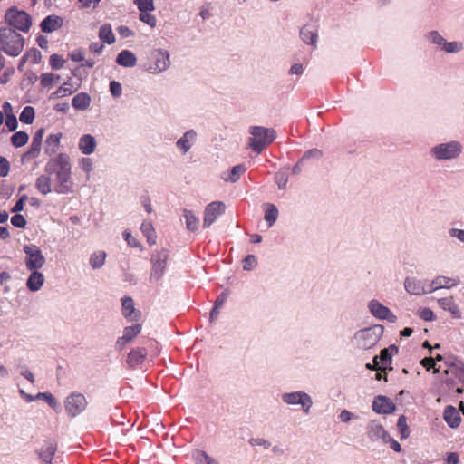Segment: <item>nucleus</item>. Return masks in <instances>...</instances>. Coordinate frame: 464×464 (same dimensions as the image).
I'll list each match as a JSON object with an SVG mask.
<instances>
[{
  "mask_svg": "<svg viewBox=\"0 0 464 464\" xmlns=\"http://www.w3.org/2000/svg\"><path fill=\"white\" fill-rule=\"evenodd\" d=\"M257 266L256 257L254 255H247L243 260V269L251 271Z\"/></svg>",
  "mask_w": 464,
  "mask_h": 464,
  "instance_id": "54",
  "label": "nucleus"
},
{
  "mask_svg": "<svg viewBox=\"0 0 464 464\" xmlns=\"http://www.w3.org/2000/svg\"><path fill=\"white\" fill-rule=\"evenodd\" d=\"M10 171V163L6 158L0 156V177L8 176Z\"/></svg>",
  "mask_w": 464,
  "mask_h": 464,
  "instance_id": "59",
  "label": "nucleus"
},
{
  "mask_svg": "<svg viewBox=\"0 0 464 464\" xmlns=\"http://www.w3.org/2000/svg\"><path fill=\"white\" fill-rule=\"evenodd\" d=\"M464 49V45L461 42L453 41L447 42L444 44L441 51H444L447 53H458Z\"/></svg>",
  "mask_w": 464,
  "mask_h": 464,
  "instance_id": "44",
  "label": "nucleus"
},
{
  "mask_svg": "<svg viewBox=\"0 0 464 464\" xmlns=\"http://www.w3.org/2000/svg\"><path fill=\"white\" fill-rule=\"evenodd\" d=\"M147 356V350L143 347L131 350L127 356V364L130 368L140 366Z\"/></svg>",
  "mask_w": 464,
  "mask_h": 464,
  "instance_id": "22",
  "label": "nucleus"
},
{
  "mask_svg": "<svg viewBox=\"0 0 464 464\" xmlns=\"http://www.w3.org/2000/svg\"><path fill=\"white\" fill-rule=\"evenodd\" d=\"M449 236L452 238L458 239L460 243L464 244V229L450 228Z\"/></svg>",
  "mask_w": 464,
  "mask_h": 464,
  "instance_id": "63",
  "label": "nucleus"
},
{
  "mask_svg": "<svg viewBox=\"0 0 464 464\" xmlns=\"http://www.w3.org/2000/svg\"><path fill=\"white\" fill-rule=\"evenodd\" d=\"M99 38L108 44L115 43V36L113 34L111 25L110 24H102L99 29Z\"/></svg>",
  "mask_w": 464,
  "mask_h": 464,
  "instance_id": "36",
  "label": "nucleus"
},
{
  "mask_svg": "<svg viewBox=\"0 0 464 464\" xmlns=\"http://www.w3.org/2000/svg\"><path fill=\"white\" fill-rule=\"evenodd\" d=\"M5 18V22L10 25L9 27L23 32H28L32 25L30 15L24 11H18L14 8H10L6 12Z\"/></svg>",
  "mask_w": 464,
  "mask_h": 464,
  "instance_id": "9",
  "label": "nucleus"
},
{
  "mask_svg": "<svg viewBox=\"0 0 464 464\" xmlns=\"http://www.w3.org/2000/svg\"><path fill=\"white\" fill-rule=\"evenodd\" d=\"M34 109L31 106H26L23 109L19 119L23 123L31 124L34 120Z\"/></svg>",
  "mask_w": 464,
  "mask_h": 464,
  "instance_id": "45",
  "label": "nucleus"
},
{
  "mask_svg": "<svg viewBox=\"0 0 464 464\" xmlns=\"http://www.w3.org/2000/svg\"><path fill=\"white\" fill-rule=\"evenodd\" d=\"M443 419L446 423L452 429L458 428L460 424L461 418L454 406L448 405L444 409Z\"/></svg>",
  "mask_w": 464,
  "mask_h": 464,
  "instance_id": "26",
  "label": "nucleus"
},
{
  "mask_svg": "<svg viewBox=\"0 0 464 464\" xmlns=\"http://www.w3.org/2000/svg\"><path fill=\"white\" fill-rule=\"evenodd\" d=\"M116 63L123 67H134L137 63V58L131 51L122 50L117 55Z\"/></svg>",
  "mask_w": 464,
  "mask_h": 464,
  "instance_id": "32",
  "label": "nucleus"
},
{
  "mask_svg": "<svg viewBox=\"0 0 464 464\" xmlns=\"http://www.w3.org/2000/svg\"><path fill=\"white\" fill-rule=\"evenodd\" d=\"M5 125L10 131H14L17 129L18 122L14 113H7L5 118Z\"/></svg>",
  "mask_w": 464,
  "mask_h": 464,
  "instance_id": "60",
  "label": "nucleus"
},
{
  "mask_svg": "<svg viewBox=\"0 0 464 464\" xmlns=\"http://www.w3.org/2000/svg\"><path fill=\"white\" fill-rule=\"evenodd\" d=\"M193 457L198 464H219L218 460L203 450H197Z\"/></svg>",
  "mask_w": 464,
  "mask_h": 464,
  "instance_id": "42",
  "label": "nucleus"
},
{
  "mask_svg": "<svg viewBox=\"0 0 464 464\" xmlns=\"http://www.w3.org/2000/svg\"><path fill=\"white\" fill-rule=\"evenodd\" d=\"M140 230L144 237L147 238L149 245L153 246L156 244L157 236L154 227L150 221L145 220L140 226Z\"/></svg>",
  "mask_w": 464,
  "mask_h": 464,
  "instance_id": "35",
  "label": "nucleus"
},
{
  "mask_svg": "<svg viewBox=\"0 0 464 464\" xmlns=\"http://www.w3.org/2000/svg\"><path fill=\"white\" fill-rule=\"evenodd\" d=\"M28 140V134L25 131L20 130L12 135L11 143L13 146L19 148L25 145Z\"/></svg>",
  "mask_w": 464,
  "mask_h": 464,
  "instance_id": "43",
  "label": "nucleus"
},
{
  "mask_svg": "<svg viewBox=\"0 0 464 464\" xmlns=\"http://www.w3.org/2000/svg\"><path fill=\"white\" fill-rule=\"evenodd\" d=\"M397 427L401 433V438H407L409 435L407 419L404 415H401L398 419Z\"/></svg>",
  "mask_w": 464,
  "mask_h": 464,
  "instance_id": "56",
  "label": "nucleus"
},
{
  "mask_svg": "<svg viewBox=\"0 0 464 464\" xmlns=\"http://www.w3.org/2000/svg\"><path fill=\"white\" fill-rule=\"evenodd\" d=\"M169 256V250L166 248L156 250L151 254V270L149 276L150 283L157 284L164 276L167 271Z\"/></svg>",
  "mask_w": 464,
  "mask_h": 464,
  "instance_id": "7",
  "label": "nucleus"
},
{
  "mask_svg": "<svg viewBox=\"0 0 464 464\" xmlns=\"http://www.w3.org/2000/svg\"><path fill=\"white\" fill-rule=\"evenodd\" d=\"M196 140L197 132L194 130H188L176 141V147L184 155L193 147Z\"/></svg>",
  "mask_w": 464,
  "mask_h": 464,
  "instance_id": "21",
  "label": "nucleus"
},
{
  "mask_svg": "<svg viewBox=\"0 0 464 464\" xmlns=\"http://www.w3.org/2000/svg\"><path fill=\"white\" fill-rule=\"evenodd\" d=\"M78 86H72L69 82H64L62 86H60L54 92L52 93L51 99L53 98H63L67 95H71L74 92H76Z\"/></svg>",
  "mask_w": 464,
  "mask_h": 464,
  "instance_id": "39",
  "label": "nucleus"
},
{
  "mask_svg": "<svg viewBox=\"0 0 464 464\" xmlns=\"http://www.w3.org/2000/svg\"><path fill=\"white\" fill-rule=\"evenodd\" d=\"M110 92L113 97H120L122 93L121 84L119 82L111 81L110 82Z\"/></svg>",
  "mask_w": 464,
  "mask_h": 464,
  "instance_id": "61",
  "label": "nucleus"
},
{
  "mask_svg": "<svg viewBox=\"0 0 464 464\" xmlns=\"http://www.w3.org/2000/svg\"><path fill=\"white\" fill-rule=\"evenodd\" d=\"M390 350H397V348L394 345H391L389 348L382 350L381 354L378 357V359L380 358L382 366L392 363V353H390Z\"/></svg>",
  "mask_w": 464,
  "mask_h": 464,
  "instance_id": "50",
  "label": "nucleus"
},
{
  "mask_svg": "<svg viewBox=\"0 0 464 464\" xmlns=\"http://www.w3.org/2000/svg\"><path fill=\"white\" fill-rule=\"evenodd\" d=\"M55 80H57V81L60 80V76L55 75L51 72L43 73V74H41V77H40L41 85L43 87L51 86Z\"/></svg>",
  "mask_w": 464,
  "mask_h": 464,
  "instance_id": "51",
  "label": "nucleus"
},
{
  "mask_svg": "<svg viewBox=\"0 0 464 464\" xmlns=\"http://www.w3.org/2000/svg\"><path fill=\"white\" fill-rule=\"evenodd\" d=\"M372 410L378 414H391L396 410L394 402L388 397L379 395L372 401Z\"/></svg>",
  "mask_w": 464,
  "mask_h": 464,
  "instance_id": "17",
  "label": "nucleus"
},
{
  "mask_svg": "<svg viewBox=\"0 0 464 464\" xmlns=\"http://www.w3.org/2000/svg\"><path fill=\"white\" fill-rule=\"evenodd\" d=\"M438 304L442 310L450 312L453 318H461V312L453 297L440 298L438 299Z\"/></svg>",
  "mask_w": 464,
  "mask_h": 464,
  "instance_id": "25",
  "label": "nucleus"
},
{
  "mask_svg": "<svg viewBox=\"0 0 464 464\" xmlns=\"http://www.w3.org/2000/svg\"><path fill=\"white\" fill-rule=\"evenodd\" d=\"M249 133L252 136L249 139V147L257 154L261 153L276 138V131L274 129L263 126L251 127Z\"/></svg>",
  "mask_w": 464,
  "mask_h": 464,
  "instance_id": "3",
  "label": "nucleus"
},
{
  "mask_svg": "<svg viewBox=\"0 0 464 464\" xmlns=\"http://www.w3.org/2000/svg\"><path fill=\"white\" fill-rule=\"evenodd\" d=\"M183 216L186 222V227L191 232L198 230L199 226V219L194 215L191 210L184 209Z\"/></svg>",
  "mask_w": 464,
  "mask_h": 464,
  "instance_id": "37",
  "label": "nucleus"
},
{
  "mask_svg": "<svg viewBox=\"0 0 464 464\" xmlns=\"http://www.w3.org/2000/svg\"><path fill=\"white\" fill-rule=\"evenodd\" d=\"M141 331V324H136L131 326H127L123 330V335L119 337L116 341V349L121 351L127 343L133 340Z\"/></svg>",
  "mask_w": 464,
  "mask_h": 464,
  "instance_id": "20",
  "label": "nucleus"
},
{
  "mask_svg": "<svg viewBox=\"0 0 464 464\" xmlns=\"http://www.w3.org/2000/svg\"><path fill=\"white\" fill-rule=\"evenodd\" d=\"M97 141L91 134H83L78 142V148L84 155H90L95 151Z\"/></svg>",
  "mask_w": 464,
  "mask_h": 464,
  "instance_id": "24",
  "label": "nucleus"
},
{
  "mask_svg": "<svg viewBox=\"0 0 464 464\" xmlns=\"http://www.w3.org/2000/svg\"><path fill=\"white\" fill-rule=\"evenodd\" d=\"M300 37L304 44L313 45L316 48L318 34L311 26H304L300 30Z\"/></svg>",
  "mask_w": 464,
  "mask_h": 464,
  "instance_id": "34",
  "label": "nucleus"
},
{
  "mask_svg": "<svg viewBox=\"0 0 464 464\" xmlns=\"http://www.w3.org/2000/svg\"><path fill=\"white\" fill-rule=\"evenodd\" d=\"M404 288L409 294L414 295H420L429 293L425 281L415 277H406L404 281Z\"/></svg>",
  "mask_w": 464,
  "mask_h": 464,
  "instance_id": "19",
  "label": "nucleus"
},
{
  "mask_svg": "<svg viewBox=\"0 0 464 464\" xmlns=\"http://www.w3.org/2000/svg\"><path fill=\"white\" fill-rule=\"evenodd\" d=\"M275 182L279 189H285L288 182V174L285 170L280 169L275 174Z\"/></svg>",
  "mask_w": 464,
  "mask_h": 464,
  "instance_id": "46",
  "label": "nucleus"
},
{
  "mask_svg": "<svg viewBox=\"0 0 464 464\" xmlns=\"http://www.w3.org/2000/svg\"><path fill=\"white\" fill-rule=\"evenodd\" d=\"M80 167L81 169L86 172V173H90L92 171L93 169V164H92V159L90 158H82L81 160H80Z\"/></svg>",
  "mask_w": 464,
  "mask_h": 464,
  "instance_id": "64",
  "label": "nucleus"
},
{
  "mask_svg": "<svg viewBox=\"0 0 464 464\" xmlns=\"http://www.w3.org/2000/svg\"><path fill=\"white\" fill-rule=\"evenodd\" d=\"M265 220L267 223L268 227H271L278 218V209L274 204L266 205Z\"/></svg>",
  "mask_w": 464,
  "mask_h": 464,
  "instance_id": "41",
  "label": "nucleus"
},
{
  "mask_svg": "<svg viewBox=\"0 0 464 464\" xmlns=\"http://www.w3.org/2000/svg\"><path fill=\"white\" fill-rule=\"evenodd\" d=\"M85 396L80 392H72L64 401V408L69 416L74 418L82 413L87 407Z\"/></svg>",
  "mask_w": 464,
  "mask_h": 464,
  "instance_id": "12",
  "label": "nucleus"
},
{
  "mask_svg": "<svg viewBox=\"0 0 464 464\" xmlns=\"http://www.w3.org/2000/svg\"><path fill=\"white\" fill-rule=\"evenodd\" d=\"M460 284V279L458 276L449 277L444 276H438L434 277L428 285L429 293H433L439 289H450Z\"/></svg>",
  "mask_w": 464,
  "mask_h": 464,
  "instance_id": "15",
  "label": "nucleus"
},
{
  "mask_svg": "<svg viewBox=\"0 0 464 464\" xmlns=\"http://www.w3.org/2000/svg\"><path fill=\"white\" fill-rule=\"evenodd\" d=\"M281 399L288 406L300 405L305 414L310 412L313 406L312 397L304 391L284 392Z\"/></svg>",
  "mask_w": 464,
  "mask_h": 464,
  "instance_id": "8",
  "label": "nucleus"
},
{
  "mask_svg": "<svg viewBox=\"0 0 464 464\" xmlns=\"http://www.w3.org/2000/svg\"><path fill=\"white\" fill-rule=\"evenodd\" d=\"M226 206L221 201L208 204L204 210L203 227H209L221 215L225 213Z\"/></svg>",
  "mask_w": 464,
  "mask_h": 464,
  "instance_id": "14",
  "label": "nucleus"
},
{
  "mask_svg": "<svg viewBox=\"0 0 464 464\" xmlns=\"http://www.w3.org/2000/svg\"><path fill=\"white\" fill-rule=\"evenodd\" d=\"M447 365V369L444 371V373L447 375L453 376L456 381L452 378H449L446 382L451 388H453L457 383H460L464 386V363L462 361L452 358L445 362Z\"/></svg>",
  "mask_w": 464,
  "mask_h": 464,
  "instance_id": "11",
  "label": "nucleus"
},
{
  "mask_svg": "<svg viewBox=\"0 0 464 464\" xmlns=\"http://www.w3.org/2000/svg\"><path fill=\"white\" fill-rule=\"evenodd\" d=\"M139 18L141 22L147 24L151 28L156 27L157 19H156L155 15L150 14V12L140 13L139 15Z\"/></svg>",
  "mask_w": 464,
  "mask_h": 464,
  "instance_id": "52",
  "label": "nucleus"
},
{
  "mask_svg": "<svg viewBox=\"0 0 464 464\" xmlns=\"http://www.w3.org/2000/svg\"><path fill=\"white\" fill-rule=\"evenodd\" d=\"M42 144L31 141L29 150L24 154L23 159H36L41 152Z\"/></svg>",
  "mask_w": 464,
  "mask_h": 464,
  "instance_id": "47",
  "label": "nucleus"
},
{
  "mask_svg": "<svg viewBox=\"0 0 464 464\" xmlns=\"http://www.w3.org/2000/svg\"><path fill=\"white\" fill-rule=\"evenodd\" d=\"M11 224L15 227L24 228L26 226V220L23 215L16 213L11 218Z\"/></svg>",
  "mask_w": 464,
  "mask_h": 464,
  "instance_id": "58",
  "label": "nucleus"
},
{
  "mask_svg": "<svg viewBox=\"0 0 464 464\" xmlns=\"http://www.w3.org/2000/svg\"><path fill=\"white\" fill-rule=\"evenodd\" d=\"M388 435L389 434L384 430L383 426L377 420H372L367 425V436L371 441L382 440L386 443Z\"/></svg>",
  "mask_w": 464,
  "mask_h": 464,
  "instance_id": "18",
  "label": "nucleus"
},
{
  "mask_svg": "<svg viewBox=\"0 0 464 464\" xmlns=\"http://www.w3.org/2000/svg\"><path fill=\"white\" fill-rule=\"evenodd\" d=\"M36 398L37 399H40V398L44 399L48 403V405L51 408H53L54 411H57L59 409V403H58L57 400L50 392H39L36 395Z\"/></svg>",
  "mask_w": 464,
  "mask_h": 464,
  "instance_id": "48",
  "label": "nucleus"
},
{
  "mask_svg": "<svg viewBox=\"0 0 464 464\" xmlns=\"http://www.w3.org/2000/svg\"><path fill=\"white\" fill-rule=\"evenodd\" d=\"M24 252L26 255L25 266L30 271L41 269L45 264V257L39 246L35 245H24Z\"/></svg>",
  "mask_w": 464,
  "mask_h": 464,
  "instance_id": "10",
  "label": "nucleus"
},
{
  "mask_svg": "<svg viewBox=\"0 0 464 464\" xmlns=\"http://www.w3.org/2000/svg\"><path fill=\"white\" fill-rule=\"evenodd\" d=\"M246 171V167L245 164H238L234 166L231 169L223 171L220 174V178L225 182L235 183L237 182L241 175H243Z\"/></svg>",
  "mask_w": 464,
  "mask_h": 464,
  "instance_id": "23",
  "label": "nucleus"
},
{
  "mask_svg": "<svg viewBox=\"0 0 464 464\" xmlns=\"http://www.w3.org/2000/svg\"><path fill=\"white\" fill-rule=\"evenodd\" d=\"M62 138V133H52L50 134L44 142V153L48 156H53L56 154L59 147H60V140Z\"/></svg>",
  "mask_w": 464,
  "mask_h": 464,
  "instance_id": "27",
  "label": "nucleus"
},
{
  "mask_svg": "<svg viewBox=\"0 0 464 464\" xmlns=\"http://www.w3.org/2000/svg\"><path fill=\"white\" fill-rule=\"evenodd\" d=\"M106 253L102 250L93 252L90 256V265L92 269H100L103 266L106 259Z\"/></svg>",
  "mask_w": 464,
  "mask_h": 464,
  "instance_id": "38",
  "label": "nucleus"
},
{
  "mask_svg": "<svg viewBox=\"0 0 464 464\" xmlns=\"http://www.w3.org/2000/svg\"><path fill=\"white\" fill-rule=\"evenodd\" d=\"M383 334V327L379 324L372 325L357 331L353 335V341L358 348L369 350L373 348Z\"/></svg>",
  "mask_w": 464,
  "mask_h": 464,
  "instance_id": "5",
  "label": "nucleus"
},
{
  "mask_svg": "<svg viewBox=\"0 0 464 464\" xmlns=\"http://www.w3.org/2000/svg\"><path fill=\"white\" fill-rule=\"evenodd\" d=\"M91 96L87 92H80L72 100V105L75 110L85 111L90 107Z\"/></svg>",
  "mask_w": 464,
  "mask_h": 464,
  "instance_id": "33",
  "label": "nucleus"
},
{
  "mask_svg": "<svg viewBox=\"0 0 464 464\" xmlns=\"http://www.w3.org/2000/svg\"><path fill=\"white\" fill-rule=\"evenodd\" d=\"M72 167L71 158L65 152L51 157L46 162L44 171L51 177L55 193L65 195L72 192Z\"/></svg>",
  "mask_w": 464,
  "mask_h": 464,
  "instance_id": "1",
  "label": "nucleus"
},
{
  "mask_svg": "<svg viewBox=\"0 0 464 464\" xmlns=\"http://www.w3.org/2000/svg\"><path fill=\"white\" fill-rule=\"evenodd\" d=\"M122 314L125 318L132 321L138 319V313L134 307L133 299L130 296H125L121 299Z\"/></svg>",
  "mask_w": 464,
  "mask_h": 464,
  "instance_id": "31",
  "label": "nucleus"
},
{
  "mask_svg": "<svg viewBox=\"0 0 464 464\" xmlns=\"http://www.w3.org/2000/svg\"><path fill=\"white\" fill-rule=\"evenodd\" d=\"M323 156V153L318 149H312L304 152V154L302 156L301 160H306L311 158L314 159H320Z\"/></svg>",
  "mask_w": 464,
  "mask_h": 464,
  "instance_id": "62",
  "label": "nucleus"
},
{
  "mask_svg": "<svg viewBox=\"0 0 464 464\" xmlns=\"http://www.w3.org/2000/svg\"><path fill=\"white\" fill-rule=\"evenodd\" d=\"M145 70L152 74L167 71L170 66V56L167 50L158 48L151 50L147 57Z\"/></svg>",
  "mask_w": 464,
  "mask_h": 464,
  "instance_id": "6",
  "label": "nucleus"
},
{
  "mask_svg": "<svg viewBox=\"0 0 464 464\" xmlns=\"http://www.w3.org/2000/svg\"><path fill=\"white\" fill-rule=\"evenodd\" d=\"M24 46V37L11 27L0 29V50L9 56H18Z\"/></svg>",
  "mask_w": 464,
  "mask_h": 464,
  "instance_id": "2",
  "label": "nucleus"
},
{
  "mask_svg": "<svg viewBox=\"0 0 464 464\" xmlns=\"http://www.w3.org/2000/svg\"><path fill=\"white\" fill-rule=\"evenodd\" d=\"M63 25V20L57 15H48L45 17L41 24V30L44 33H52Z\"/></svg>",
  "mask_w": 464,
  "mask_h": 464,
  "instance_id": "28",
  "label": "nucleus"
},
{
  "mask_svg": "<svg viewBox=\"0 0 464 464\" xmlns=\"http://www.w3.org/2000/svg\"><path fill=\"white\" fill-rule=\"evenodd\" d=\"M418 315L426 322H432L435 320L434 313L430 308H420L418 311Z\"/></svg>",
  "mask_w": 464,
  "mask_h": 464,
  "instance_id": "57",
  "label": "nucleus"
},
{
  "mask_svg": "<svg viewBox=\"0 0 464 464\" xmlns=\"http://www.w3.org/2000/svg\"><path fill=\"white\" fill-rule=\"evenodd\" d=\"M425 38L430 44L439 47L440 50L444 44H446V39L436 30L427 33Z\"/></svg>",
  "mask_w": 464,
  "mask_h": 464,
  "instance_id": "40",
  "label": "nucleus"
},
{
  "mask_svg": "<svg viewBox=\"0 0 464 464\" xmlns=\"http://www.w3.org/2000/svg\"><path fill=\"white\" fill-rule=\"evenodd\" d=\"M57 450V445L53 440H45L35 453L42 464H53V458Z\"/></svg>",
  "mask_w": 464,
  "mask_h": 464,
  "instance_id": "16",
  "label": "nucleus"
},
{
  "mask_svg": "<svg viewBox=\"0 0 464 464\" xmlns=\"http://www.w3.org/2000/svg\"><path fill=\"white\" fill-rule=\"evenodd\" d=\"M44 276L38 272V270L32 271L31 275L29 276L26 286L28 289L32 292H36L41 289V287L44 285Z\"/></svg>",
  "mask_w": 464,
  "mask_h": 464,
  "instance_id": "30",
  "label": "nucleus"
},
{
  "mask_svg": "<svg viewBox=\"0 0 464 464\" xmlns=\"http://www.w3.org/2000/svg\"><path fill=\"white\" fill-rule=\"evenodd\" d=\"M64 59L63 58V56L59 55V54H52L50 56V61H49V63H50V66L54 69V70H59L61 68L63 67L64 65Z\"/></svg>",
  "mask_w": 464,
  "mask_h": 464,
  "instance_id": "53",
  "label": "nucleus"
},
{
  "mask_svg": "<svg viewBox=\"0 0 464 464\" xmlns=\"http://www.w3.org/2000/svg\"><path fill=\"white\" fill-rule=\"evenodd\" d=\"M368 311L370 314L378 320H386L389 323H396L397 316L388 308L383 305L377 299H372L367 304Z\"/></svg>",
  "mask_w": 464,
  "mask_h": 464,
  "instance_id": "13",
  "label": "nucleus"
},
{
  "mask_svg": "<svg viewBox=\"0 0 464 464\" xmlns=\"http://www.w3.org/2000/svg\"><path fill=\"white\" fill-rule=\"evenodd\" d=\"M463 146L459 140H450L439 143L430 150V155L432 159L441 160H453L462 154Z\"/></svg>",
  "mask_w": 464,
  "mask_h": 464,
  "instance_id": "4",
  "label": "nucleus"
},
{
  "mask_svg": "<svg viewBox=\"0 0 464 464\" xmlns=\"http://www.w3.org/2000/svg\"><path fill=\"white\" fill-rule=\"evenodd\" d=\"M134 4L140 13L151 12L155 9L153 0H134Z\"/></svg>",
  "mask_w": 464,
  "mask_h": 464,
  "instance_id": "49",
  "label": "nucleus"
},
{
  "mask_svg": "<svg viewBox=\"0 0 464 464\" xmlns=\"http://www.w3.org/2000/svg\"><path fill=\"white\" fill-rule=\"evenodd\" d=\"M52 183L53 180L48 174H42L35 180V188L41 194L47 195L53 190Z\"/></svg>",
  "mask_w": 464,
  "mask_h": 464,
  "instance_id": "29",
  "label": "nucleus"
},
{
  "mask_svg": "<svg viewBox=\"0 0 464 464\" xmlns=\"http://www.w3.org/2000/svg\"><path fill=\"white\" fill-rule=\"evenodd\" d=\"M123 237L127 244L134 248H140L142 249V245L131 235L130 232L128 230H125L123 232Z\"/></svg>",
  "mask_w": 464,
  "mask_h": 464,
  "instance_id": "55",
  "label": "nucleus"
}]
</instances>
